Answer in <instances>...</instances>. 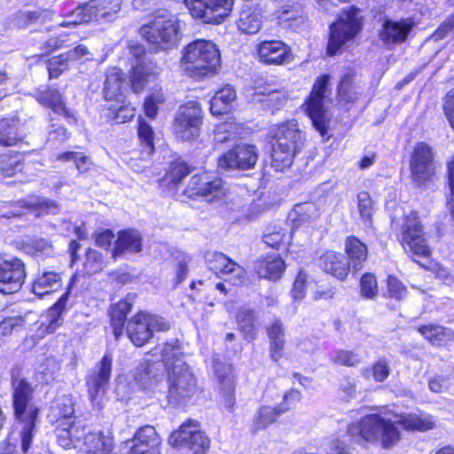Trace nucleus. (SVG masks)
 <instances>
[{"mask_svg":"<svg viewBox=\"0 0 454 454\" xmlns=\"http://www.w3.org/2000/svg\"><path fill=\"white\" fill-rule=\"evenodd\" d=\"M285 270V262L279 256L268 257L258 262L256 271L260 278L276 280Z\"/></svg>","mask_w":454,"mask_h":454,"instance_id":"nucleus-38","label":"nucleus"},{"mask_svg":"<svg viewBox=\"0 0 454 454\" xmlns=\"http://www.w3.org/2000/svg\"><path fill=\"white\" fill-rule=\"evenodd\" d=\"M257 54L260 61L266 65H286L294 59L291 48L278 40L261 42Z\"/></svg>","mask_w":454,"mask_h":454,"instance_id":"nucleus-19","label":"nucleus"},{"mask_svg":"<svg viewBox=\"0 0 454 454\" xmlns=\"http://www.w3.org/2000/svg\"><path fill=\"white\" fill-rule=\"evenodd\" d=\"M140 35L156 51L172 49L180 38L177 18L167 10H160L153 20L139 28Z\"/></svg>","mask_w":454,"mask_h":454,"instance_id":"nucleus-5","label":"nucleus"},{"mask_svg":"<svg viewBox=\"0 0 454 454\" xmlns=\"http://www.w3.org/2000/svg\"><path fill=\"white\" fill-rule=\"evenodd\" d=\"M331 361L336 365L355 367L360 364L361 357L354 351L339 349L333 353Z\"/></svg>","mask_w":454,"mask_h":454,"instance_id":"nucleus-53","label":"nucleus"},{"mask_svg":"<svg viewBox=\"0 0 454 454\" xmlns=\"http://www.w3.org/2000/svg\"><path fill=\"white\" fill-rule=\"evenodd\" d=\"M89 3L77 7L68 16L67 20H65L60 25L62 27H68L71 25L83 24L92 21L91 12H89Z\"/></svg>","mask_w":454,"mask_h":454,"instance_id":"nucleus-56","label":"nucleus"},{"mask_svg":"<svg viewBox=\"0 0 454 454\" xmlns=\"http://www.w3.org/2000/svg\"><path fill=\"white\" fill-rule=\"evenodd\" d=\"M329 75H322L315 81L312 90L304 103L305 112L315 129L325 136L327 133V117L325 99L329 96Z\"/></svg>","mask_w":454,"mask_h":454,"instance_id":"nucleus-8","label":"nucleus"},{"mask_svg":"<svg viewBox=\"0 0 454 454\" xmlns=\"http://www.w3.org/2000/svg\"><path fill=\"white\" fill-rule=\"evenodd\" d=\"M202 124V110L197 101L182 105L176 114L173 129L176 137L182 141H192L199 137Z\"/></svg>","mask_w":454,"mask_h":454,"instance_id":"nucleus-9","label":"nucleus"},{"mask_svg":"<svg viewBox=\"0 0 454 454\" xmlns=\"http://www.w3.org/2000/svg\"><path fill=\"white\" fill-rule=\"evenodd\" d=\"M26 324V317L20 316L6 317L0 323V335H10L13 331H17Z\"/></svg>","mask_w":454,"mask_h":454,"instance_id":"nucleus-62","label":"nucleus"},{"mask_svg":"<svg viewBox=\"0 0 454 454\" xmlns=\"http://www.w3.org/2000/svg\"><path fill=\"white\" fill-rule=\"evenodd\" d=\"M121 0H91L89 2V12L93 20L112 21L121 10Z\"/></svg>","mask_w":454,"mask_h":454,"instance_id":"nucleus-34","label":"nucleus"},{"mask_svg":"<svg viewBox=\"0 0 454 454\" xmlns=\"http://www.w3.org/2000/svg\"><path fill=\"white\" fill-rule=\"evenodd\" d=\"M357 207L360 218L366 227L372 226V215L375 212V203L367 192H361L357 195Z\"/></svg>","mask_w":454,"mask_h":454,"instance_id":"nucleus-47","label":"nucleus"},{"mask_svg":"<svg viewBox=\"0 0 454 454\" xmlns=\"http://www.w3.org/2000/svg\"><path fill=\"white\" fill-rule=\"evenodd\" d=\"M18 122L12 119L0 121V145L12 146L21 140L23 134L17 127Z\"/></svg>","mask_w":454,"mask_h":454,"instance_id":"nucleus-43","label":"nucleus"},{"mask_svg":"<svg viewBox=\"0 0 454 454\" xmlns=\"http://www.w3.org/2000/svg\"><path fill=\"white\" fill-rule=\"evenodd\" d=\"M272 152L271 167L283 172L293 164L297 153L301 149L304 137L296 121L280 123L270 130Z\"/></svg>","mask_w":454,"mask_h":454,"instance_id":"nucleus-2","label":"nucleus"},{"mask_svg":"<svg viewBox=\"0 0 454 454\" xmlns=\"http://www.w3.org/2000/svg\"><path fill=\"white\" fill-rule=\"evenodd\" d=\"M21 170V163L17 156L4 155L0 157V173L4 176H12Z\"/></svg>","mask_w":454,"mask_h":454,"instance_id":"nucleus-61","label":"nucleus"},{"mask_svg":"<svg viewBox=\"0 0 454 454\" xmlns=\"http://www.w3.org/2000/svg\"><path fill=\"white\" fill-rule=\"evenodd\" d=\"M306 282L307 275L301 270L294 282L291 291V295L294 301H301L305 296Z\"/></svg>","mask_w":454,"mask_h":454,"instance_id":"nucleus-64","label":"nucleus"},{"mask_svg":"<svg viewBox=\"0 0 454 454\" xmlns=\"http://www.w3.org/2000/svg\"><path fill=\"white\" fill-rule=\"evenodd\" d=\"M395 420L378 414L364 417L359 422L350 425L348 432L351 436H360L366 442H376L380 441L383 448H390L400 440V432L397 424L405 430L428 431L436 427V421L429 414H401L395 416Z\"/></svg>","mask_w":454,"mask_h":454,"instance_id":"nucleus-1","label":"nucleus"},{"mask_svg":"<svg viewBox=\"0 0 454 454\" xmlns=\"http://www.w3.org/2000/svg\"><path fill=\"white\" fill-rule=\"evenodd\" d=\"M193 168L186 164L185 162L176 160L170 166L168 172L166 174V180L169 183L178 184L186 176L191 174Z\"/></svg>","mask_w":454,"mask_h":454,"instance_id":"nucleus-54","label":"nucleus"},{"mask_svg":"<svg viewBox=\"0 0 454 454\" xmlns=\"http://www.w3.org/2000/svg\"><path fill=\"white\" fill-rule=\"evenodd\" d=\"M71 60L66 52L59 56L52 57L48 61V72L51 78H58L63 72L67 70L71 65Z\"/></svg>","mask_w":454,"mask_h":454,"instance_id":"nucleus-57","label":"nucleus"},{"mask_svg":"<svg viewBox=\"0 0 454 454\" xmlns=\"http://www.w3.org/2000/svg\"><path fill=\"white\" fill-rule=\"evenodd\" d=\"M169 324L161 317L140 312L132 317L127 325V334L137 347L144 346L152 338L153 332H165Z\"/></svg>","mask_w":454,"mask_h":454,"instance_id":"nucleus-10","label":"nucleus"},{"mask_svg":"<svg viewBox=\"0 0 454 454\" xmlns=\"http://www.w3.org/2000/svg\"><path fill=\"white\" fill-rule=\"evenodd\" d=\"M290 410L289 406L278 405L272 407L262 405L256 411L252 422V432L254 434L265 429L275 423L279 416Z\"/></svg>","mask_w":454,"mask_h":454,"instance_id":"nucleus-30","label":"nucleus"},{"mask_svg":"<svg viewBox=\"0 0 454 454\" xmlns=\"http://www.w3.org/2000/svg\"><path fill=\"white\" fill-rule=\"evenodd\" d=\"M68 300L69 292L67 291L45 314L40 317V319L36 322L39 337L54 333L60 325L62 322L61 315L67 309Z\"/></svg>","mask_w":454,"mask_h":454,"instance_id":"nucleus-24","label":"nucleus"},{"mask_svg":"<svg viewBox=\"0 0 454 454\" xmlns=\"http://www.w3.org/2000/svg\"><path fill=\"white\" fill-rule=\"evenodd\" d=\"M26 270L19 258H0V292L13 294L24 284Z\"/></svg>","mask_w":454,"mask_h":454,"instance_id":"nucleus-16","label":"nucleus"},{"mask_svg":"<svg viewBox=\"0 0 454 454\" xmlns=\"http://www.w3.org/2000/svg\"><path fill=\"white\" fill-rule=\"evenodd\" d=\"M270 340V356L274 362H278L282 356L286 344L285 328L279 319H275L266 329Z\"/></svg>","mask_w":454,"mask_h":454,"instance_id":"nucleus-32","label":"nucleus"},{"mask_svg":"<svg viewBox=\"0 0 454 454\" xmlns=\"http://www.w3.org/2000/svg\"><path fill=\"white\" fill-rule=\"evenodd\" d=\"M170 442L180 448H187L193 454H204L209 447L208 437L200 430L197 420L188 419L169 437Z\"/></svg>","mask_w":454,"mask_h":454,"instance_id":"nucleus-12","label":"nucleus"},{"mask_svg":"<svg viewBox=\"0 0 454 454\" xmlns=\"http://www.w3.org/2000/svg\"><path fill=\"white\" fill-rule=\"evenodd\" d=\"M320 267L340 280H344L350 270L347 258L334 251H327L320 257Z\"/></svg>","mask_w":454,"mask_h":454,"instance_id":"nucleus-29","label":"nucleus"},{"mask_svg":"<svg viewBox=\"0 0 454 454\" xmlns=\"http://www.w3.org/2000/svg\"><path fill=\"white\" fill-rule=\"evenodd\" d=\"M208 268L216 275L237 286L245 280L246 270L242 266L220 252L208 253L206 256Z\"/></svg>","mask_w":454,"mask_h":454,"instance_id":"nucleus-17","label":"nucleus"},{"mask_svg":"<svg viewBox=\"0 0 454 454\" xmlns=\"http://www.w3.org/2000/svg\"><path fill=\"white\" fill-rule=\"evenodd\" d=\"M142 239L137 231H122L115 242V247L112 252L114 259H117L121 254L129 253H137L141 250Z\"/></svg>","mask_w":454,"mask_h":454,"instance_id":"nucleus-33","label":"nucleus"},{"mask_svg":"<svg viewBox=\"0 0 454 454\" xmlns=\"http://www.w3.org/2000/svg\"><path fill=\"white\" fill-rule=\"evenodd\" d=\"M258 149L254 145L240 144L226 152L218 159V167L229 169H250L258 160Z\"/></svg>","mask_w":454,"mask_h":454,"instance_id":"nucleus-15","label":"nucleus"},{"mask_svg":"<svg viewBox=\"0 0 454 454\" xmlns=\"http://www.w3.org/2000/svg\"><path fill=\"white\" fill-rule=\"evenodd\" d=\"M57 442L65 450L75 449L81 442L85 441V427L74 420H60L56 427Z\"/></svg>","mask_w":454,"mask_h":454,"instance_id":"nucleus-23","label":"nucleus"},{"mask_svg":"<svg viewBox=\"0 0 454 454\" xmlns=\"http://www.w3.org/2000/svg\"><path fill=\"white\" fill-rule=\"evenodd\" d=\"M224 183L220 178H211L207 174L194 175L184 191L189 198H201L207 202L222 200L226 194Z\"/></svg>","mask_w":454,"mask_h":454,"instance_id":"nucleus-14","label":"nucleus"},{"mask_svg":"<svg viewBox=\"0 0 454 454\" xmlns=\"http://www.w3.org/2000/svg\"><path fill=\"white\" fill-rule=\"evenodd\" d=\"M105 266L102 255L99 252L94 249H88L83 268L87 274H95L103 270Z\"/></svg>","mask_w":454,"mask_h":454,"instance_id":"nucleus-59","label":"nucleus"},{"mask_svg":"<svg viewBox=\"0 0 454 454\" xmlns=\"http://www.w3.org/2000/svg\"><path fill=\"white\" fill-rule=\"evenodd\" d=\"M132 303L129 301V297L116 303L111 309V325L113 333L116 339L122 334L124 323L127 315L130 311Z\"/></svg>","mask_w":454,"mask_h":454,"instance_id":"nucleus-41","label":"nucleus"},{"mask_svg":"<svg viewBox=\"0 0 454 454\" xmlns=\"http://www.w3.org/2000/svg\"><path fill=\"white\" fill-rule=\"evenodd\" d=\"M411 170L417 183H421L434 173V161L431 148L425 143L419 144L411 160Z\"/></svg>","mask_w":454,"mask_h":454,"instance_id":"nucleus-21","label":"nucleus"},{"mask_svg":"<svg viewBox=\"0 0 454 454\" xmlns=\"http://www.w3.org/2000/svg\"><path fill=\"white\" fill-rule=\"evenodd\" d=\"M236 98L235 90L227 85L216 91L210 101V112L214 115H221L228 113L231 103Z\"/></svg>","mask_w":454,"mask_h":454,"instance_id":"nucleus-37","label":"nucleus"},{"mask_svg":"<svg viewBox=\"0 0 454 454\" xmlns=\"http://www.w3.org/2000/svg\"><path fill=\"white\" fill-rule=\"evenodd\" d=\"M113 357L106 354L97 364L95 371L87 377L90 399L94 401L101 391L108 386L112 373Z\"/></svg>","mask_w":454,"mask_h":454,"instance_id":"nucleus-22","label":"nucleus"},{"mask_svg":"<svg viewBox=\"0 0 454 454\" xmlns=\"http://www.w3.org/2000/svg\"><path fill=\"white\" fill-rule=\"evenodd\" d=\"M345 251L348 255L349 270L355 272L362 270L364 262L368 257L367 246L354 236L348 237L345 240Z\"/></svg>","mask_w":454,"mask_h":454,"instance_id":"nucleus-31","label":"nucleus"},{"mask_svg":"<svg viewBox=\"0 0 454 454\" xmlns=\"http://www.w3.org/2000/svg\"><path fill=\"white\" fill-rule=\"evenodd\" d=\"M23 249L33 256H40L50 254L52 252V246L43 238H28L23 241Z\"/></svg>","mask_w":454,"mask_h":454,"instance_id":"nucleus-51","label":"nucleus"},{"mask_svg":"<svg viewBox=\"0 0 454 454\" xmlns=\"http://www.w3.org/2000/svg\"><path fill=\"white\" fill-rule=\"evenodd\" d=\"M262 19V12L259 8L246 4L240 12L238 27L242 32L254 35L261 29Z\"/></svg>","mask_w":454,"mask_h":454,"instance_id":"nucleus-36","label":"nucleus"},{"mask_svg":"<svg viewBox=\"0 0 454 454\" xmlns=\"http://www.w3.org/2000/svg\"><path fill=\"white\" fill-rule=\"evenodd\" d=\"M391 228L397 231V239L404 250L419 256H428L430 254L424 229L417 213H411L401 219L392 218Z\"/></svg>","mask_w":454,"mask_h":454,"instance_id":"nucleus-7","label":"nucleus"},{"mask_svg":"<svg viewBox=\"0 0 454 454\" xmlns=\"http://www.w3.org/2000/svg\"><path fill=\"white\" fill-rule=\"evenodd\" d=\"M364 17L360 9L351 6L344 9L330 27L327 53L337 54L344 44L352 41L362 31Z\"/></svg>","mask_w":454,"mask_h":454,"instance_id":"nucleus-6","label":"nucleus"},{"mask_svg":"<svg viewBox=\"0 0 454 454\" xmlns=\"http://www.w3.org/2000/svg\"><path fill=\"white\" fill-rule=\"evenodd\" d=\"M280 23L290 28H298L305 21L303 12L300 8L286 7L278 15Z\"/></svg>","mask_w":454,"mask_h":454,"instance_id":"nucleus-50","label":"nucleus"},{"mask_svg":"<svg viewBox=\"0 0 454 454\" xmlns=\"http://www.w3.org/2000/svg\"><path fill=\"white\" fill-rule=\"evenodd\" d=\"M414 25L411 18L400 20L386 19L380 31V38L386 45L400 44L407 40Z\"/></svg>","mask_w":454,"mask_h":454,"instance_id":"nucleus-20","label":"nucleus"},{"mask_svg":"<svg viewBox=\"0 0 454 454\" xmlns=\"http://www.w3.org/2000/svg\"><path fill=\"white\" fill-rule=\"evenodd\" d=\"M378 291L376 277L372 273H364L360 278V295L365 299H374Z\"/></svg>","mask_w":454,"mask_h":454,"instance_id":"nucleus-58","label":"nucleus"},{"mask_svg":"<svg viewBox=\"0 0 454 454\" xmlns=\"http://www.w3.org/2000/svg\"><path fill=\"white\" fill-rule=\"evenodd\" d=\"M234 0H184L190 13L205 23L220 24L229 16Z\"/></svg>","mask_w":454,"mask_h":454,"instance_id":"nucleus-13","label":"nucleus"},{"mask_svg":"<svg viewBox=\"0 0 454 454\" xmlns=\"http://www.w3.org/2000/svg\"><path fill=\"white\" fill-rule=\"evenodd\" d=\"M318 208L313 202H304L294 206L290 218L298 226L316 219Z\"/></svg>","mask_w":454,"mask_h":454,"instance_id":"nucleus-45","label":"nucleus"},{"mask_svg":"<svg viewBox=\"0 0 454 454\" xmlns=\"http://www.w3.org/2000/svg\"><path fill=\"white\" fill-rule=\"evenodd\" d=\"M132 446L130 451L160 452L161 439L155 428L152 426L140 427L130 441Z\"/></svg>","mask_w":454,"mask_h":454,"instance_id":"nucleus-26","label":"nucleus"},{"mask_svg":"<svg viewBox=\"0 0 454 454\" xmlns=\"http://www.w3.org/2000/svg\"><path fill=\"white\" fill-rule=\"evenodd\" d=\"M181 355V348L177 340H171L167 341L162 348V357L166 364L165 366L168 367V370L177 364V359L182 360L179 356Z\"/></svg>","mask_w":454,"mask_h":454,"instance_id":"nucleus-55","label":"nucleus"},{"mask_svg":"<svg viewBox=\"0 0 454 454\" xmlns=\"http://www.w3.org/2000/svg\"><path fill=\"white\" fill-rule=\"evenodd\" d=\"M138 137L144 150L152 147V152H154V132L152 126L142 118H139Z\"/></svg>","mask_w":454,"mask_h":454,"instance_id":"nucleus-60","label":"nucleus"},{"mask_svg":"<svg viewBox=\"0 0 454 454\" xmlns=\"http://www.w3.org/2000/svg\"><path fill=\"white\" fill-rule=\"evenodd\" d=\"M61 286L60 276L53 271L43 272L33 283V292L38 296H43L57 290Z\"/></svg>","mask_w":454,"mask_h":454,"instance_id":"nucleus-39","label":"nucleus"},{"mask_svg":"<svg viewBox=\"0 0 454 454\" xmlns=\"http://www.w3.org/2000/svg\"><path fill=\"white\" fill-rule=\"evenodd\" d=\"M51 409L52 416L57 419V425L60 420H74V409L69 397L62 396L58 398Z\"/></svg>","mask_w":454,"mask_h":454,"instance_id":"nucleus-49","label":"nucleus"},{"mask_svg":"<svg viewBox=\"0 0 454 454\" xmlns=\"http://www.w3.org/2000/svg\"><path fill=\"white\" fill-rule=\"evenodd\" d=\"M419 332L433 345H441L454 339V332L442 325H422L419 328Z\"/></svg>","mask_w":454,"mask_h":454,"instance_id":"nucleus-42","label":"nucleus"},{"mask_svg":"<svg viewBox=\"0 0 454 454\" xmlns=\"http://www.w3.org/2000/svg\"><path fill=\"white\" fill-rule=\"evenodd\" d=\"M152 147L148 150H144L139 153L133 151L128 160L129 167L136 172H143L151 166Z\"/></svg>","mask_w":454,"mask_h":454,"instance_id":"nucleus-52","label":"nucleus"},{"mask_svg":"<svg viewBox=\"0 0 454 454\" xmlns=\"http://www.w3.org/2000/svg\"><path fill=\"white\" fill-rule=\"evenodd\" d=\"M85 454H116L115 442L111 433L101 431L87 433L83 442Z\"/></svg>","mask_w":454,"mask_h":454,"instance_id":"nucleus-28","label":"nucleus"},{"mask_svg":"<svg viewBox=\"0 0 454 454\" xmlns=\"http://www.w3.org/2000/svg\"><path fill=\"white\" fill-rule=\"evenodd\" d=\"M12 405L16 420L22 425L20 430L21 450L27 453L35 434L38 419V408L31 403L33 388L24 379L12 382Z\"/></svg>","mask_w":454,"mask_h":454,"instance_id":"nucleus-4","label":"nucleus"},{"mask_svg":"<svg viewBox=\"0 0 454 454\" xmlns=\"http://www.w3.org/2000/svg\"><path fill=\"white\" fill-rule=\"evenodd\" d=\"M164 101L161 93H154L147 97L144 103L145 114L150 118H154L158 113V105Z\"/></svg>","mask_w":454,"mask_h":454,"instance_id":"nucleus-63","label":"nucleus"},{"mask_svg":"<svg viewBox=\"0 0 454 454\" xmlns=\"http://www.w3.org/2000/svg\"><path fill=\"white\" fill-rule=\"evenodd\" d=\"M291 235L286 229L281 226H273L268 229V231L263 236V241L269 247L279 249L281 247L289 243Z\"/></svg>","mask_w":454,"mask_h":454,"instance_id":"nucleus-48","label":"nucleus"},{"mask_svg":"<svg viewBox=\"0 0 454 454\" xmlns=\"http://www.w3.org/2000/svg\"><path fill=\"white\" fill-rule=\"evenodd\" d=\"M356 74L352 71L347 72L341 77L338 86V96L340 100L352 102L358 97V87L355 82Z\"/></svg>","mask_w":454,"mask_h":454,"instance_id":"nucleus-44","label":"nucleus"},{"mask_svg":"<svg viewBox=\"0 0 454 454\" xmlns=\"http://www.w3.org/2000/svg\"><path fill=\"white\" fill-rule=\"evenodd\" d=\"M123 73L118 68H111L106 74L104 97L106 100L122 101Z\"/></svg>","mask_w":454,"mask_h":454,"instance_id":"nucleus-35","label":"nucleus"},{"mask_svg":"<svg viewBox=\"0 0 454 454\" xmlns=\"http://www.w3.org/2000/svg\"><path fill=\"white\" fill-rule=\"evenodd\" d=\"M215 373L218 379L221 403L224 408L232 411L235 405V379L230 366L217 367Z\"/></svg>","mask_w":454,"mask_h":454,"instance_id":"nucleus-27","label":"nucleus"},{"mask_svg":"<svg viewBox=\"0 0 454 454\" xmlns=\"http://www.w3.org/2000/svg\"><path fill=\"white\" fill-rule=\"evenodd\" d=\"M257 317L254 310L242 309L237 316V321L240 331L244 333L245 339L251 340L255 337V323Z\"/></svg>","mask_w":454,"mask_h":454,"instance_id":"nucleus-46","label":"nucleus"},{"mask_svg":"<svg viewBox=\"0 0 454 454\" xmlns=\"http://www.w3.org/2000/svg\"><path fill=\"white\" fill-rule=\"evenodd\" d=\"M129 54L136 59V63L132 65L131 86L136 92L141 91L145 82L151 75L157 74V66L153 63H145L144 46L137 43H129Z\"/></svg>","mask_w":454,"mask_h":454,"instance_id":"nucleus-18","label":"nucleus"},{"mask_svg":"<svg viewBox=\"0 0 454 454\" xmlns=\"http://www.w3.org/2000/svg\"><path fill=\"white\" fill-rule=\"evenodd\" d=\"M168 398L170 402L181 403L192 396L197 390L196 380L189 366L177 359L168 370Z\"/></svg>","mask_w":454,"mask_h":454,"instance_id":"nucleus-11","label":"nucleus"},{"mask_svg":"<svg viewBox=\"0 0 454 454\" xmlns=\"http://www.w3.org/2000/svg\"><path fill=\"white\" fill-rule=\"evenodd\" d=\"M40 103L51 107L55 113L64 115L66 118H74L73 114L68 110L62 98V95L54 89H49L38 95Z\"/></svg>","mask_w":454,"mask_h":454,"instance_id":"nucleus-40","label":"nucleus"},{"mask_svg":"<svg viewBox=\"0 0 454 454\" xmlns=\"http://www.w3.org/2000/svg\"><path fill=\"white\" fill-rule=\"evenodd\" d=\"M165 366L160 362L143 361L136 368L134 380L142 388H151L162 380Z\"/></svg>","mask_w":454,"mask_h":454,"instance_id":"nucleus-25","label":"nucleus"},{"mask_svg":"<svg viewBox=\"0 0 454 454\" xmlns=\"http://www.w3.org/2000/svg\"><path fill=\"white\" fill-rule=\"evenodd\" d=\"M181 63L191 77L200 79L212 76L220 67V51L212 41L196 40L184 48Z\"/></svg>","mask_w":454,"mask_h":454,"instance_id":"nucleus-3","label":"nucleus"}]
</instances>
